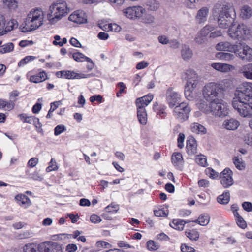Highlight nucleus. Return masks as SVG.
<instances>
[{
	"label": "nucleus",
	"instance_id": "1",
	"mask_svg": "<svg viewBox=\"0 0 252 252\" xmlns=\"http://www.w3.org/2000/svg\"><path fill=\"white\" fill-rule=\"evenodd\" d=\"M252 83L244 82L235 93L232 104L235 110L243 117L252 116ZM249 126L252 130V119Z\"/></svg>",
	"mask_w": 252,
	"mask_h": 252
},
{
	"label": "nucleus",
	"instance_id": "2",
	"mask_svg": "<svg viewBox=\"0 0 252 252\" xmlns=\"http://www.w3.org/2000/svg\"><path fill=\"white\" fill-rule=\"evenodd\" d=\"M213 15L220 28L229 29L235 25L236 13L231 2L226 1L217 2L213 7Z\"/></svg>",
	"mask_w": 252,
	"mask_h": 252
},
{
	"label": "nucleus",
	"instance_id": "3",
	"mask_svg": "<svg viewBox=\"0 0 252 252\" xmlns=\"http://www.w3.org/2000/svg\"><path fill=\"white\" fill-rule=\"evenodd\" d=\"M45 13L41 8L32 9L28 13L25 20V26L21 28L22 32H26L38 28L43 25Z\"/></svg>",
	"mask_w": 252,
	"mask_h": 252
},
{
	"label": "nucleus",
	"instance_id": "4",
	"mask_svg": "<svg viewBox=\"0 0 252 252\" xmlns=\"http://www.w3.org/2000/svg\"><path fill=\"white\" fill-rule=\"evenodd\" d=\"M69 12L66 2L58 0L52 3L49 7L46 18L51 24H54L65 16Z\"/></svg>",
	"mask_w": 252,
	"mask_h": 252
},
{
	"label": "nucleus",
	"instance_id": "5",
	"mask_svg": "<svg viewBox=\"0 0 252 252\" xmlns=\"http://www.w3.org/2000/svg\"><path fill=\"white\" fill-rule=\"evenodd\" d=\"M202 93L204 98L210 102L223 98L224 96L221 86L215 82L206 84L203 88Z\"/></svg>",
	"mask_w": 252,
	"mask_h": 252
},
{
	"label": "nucleus",
	"instance_id": "6",
	"mask_svg": "<svg viewBox=\"0 0 252 252\" xmlns=\"http://www.w3.org/2000/svg\"><path fill=\"white\" fill-rule=\"evenodd\" d=\"M228 34L232 39L245 40L250 35V30L246 25L239 24L236 28L234 26L230 27L228 30Z\"/></svg>",
	"mask_w": 252,
	"mask_h": 252
},
{
	"label": "nucleus",
	"instance_id": "7",
	"mask_svg": "<svg viewBox=\"0 0 252 252\" xmlns=\"http://www.w3.org/2000/svg\"><path fill=\"white\" fill-rule=\"evenodd\" d=\"M220 98L210 102V113L214 115L224 117L229 114V109L227 103Z\"/></svg>",
	"mask_w": 252,
	"mask_h": 252
},
{
	"label": "nucleus",
	"instance_id": "8",
	"mask_svg": "<svg viewBox=\"0 0 252 252\" xmlns=\"http://www.w3.org/2000/svg\"><path fill=\"white\" fill-rule=\"evenodd\" d=\"M190 111L191 109L188 104L182 102L175 107L173 111L174 116L179 121L183 122L188 119Z\"/></svg>",
	"mask_w": 252,
	"mask_h": 252
},
{
	"label": "nucleus",
	"instance_id": "9",
	"mask_svg": "<svg viewBox=\"0 0 252 252\" xmlns=\"http://www.w3.org/2000/svg\"><path fill=\"white\" fill-rule=\"evenodd\" d=\"M146 12V9L140 6L129 7L124 10L125 16L129 19H140Z\"/></svg>",
	"mask_w": 252,
	"mask_h": 252
},
{
	"label": "nucleus",
	"instance_id": "10",
	"mask_svg": "<svg viewBox=\"0 0 252 252\" xmlns=\"http://www.w3.org/2000/svg\"><path fill=\"white\" fill-rule=\"evenodd\" d=\"M38 252H63V250L57 243L46 241L39 244Z\"/></svg>",
	"mask_w": 252,
	"mask_h": 252
},
{
	"label": "nucleus",
	"instance_id": "11",
	"mask_svg": "<svg viewBox=\"0 0 252 252\" xmlns=\"http://www.w3.org/2000/svg\"><path fill=\"white\" fill-rule=\"evenodd\" d=\"M166 100L169 107L173 108L181 101V95L171 88H169L166 93Z\"/></svg>",
	"mask_w": 252,
	"mask_h": 252
},
{
	"label": "nucleus",
	"instance_id": "12",
	"mask_svg": "<svg viewBox=\"0 0 252 252\" xmlns=\"http://www.w3.org/2000/svg\"><path fill=\"white\" fill-rule=\"evenodd\" d=\"M239 51L235 52V54L242 60L248 62L252 61V49L246 45H243L239 43Z\"/></svg>",
	"mask_w": 252,
	"mask_h": 252
},
{
	"label": "nucleus",
	"instance_id": "13",
	"mask_svg": "<svg viewBox=\"0 0 252 252\" xmlns=\"http://www.w3.org/2000/svg\"><path fill=\"white\" fill-rule=\"evenodd\" d=\"M233 172L229 168H225L220 174V180L224 188H228L233 184Z\"/></svg>",
	"mask_w": 252,
	"mask_h": 252
},
{
	"label": "nucleus",
	"instance_id": "14",
	"mask_svg": "<svg viewBox=\"0 0 252 252\" xmlns=\"http://www.w3.org/2000/svg\"><path fill=\"white\" fill-rule=\"evenodd\" d=\"M240 45L238 44H232L229 42L224 41L218 43L215 47L218 51H225L230 52H237L240 49Z\"/></svg>",
	"mask_w": 252,
	"mask_h": 252
},
{
	"label": "nucleus",
	"instance_id": "15",
	"mask_svg": "<svg viewBox=\"0 0 252 252\" xmlns=\"http://www.w3.org/2000/svg\"><path fill=\"white\" fill-rule=\"evenodd\" d=\"M68 19L69 21L77 24L85 23L87 21L86 13L81 10L74 11L69 15Z\"/></svg>",
	"mask_w": 252,
	"mask_h": 252
},
{
	"label": "nucleus",
	"instance_id": "16",
	"mask_svg": "<svg viewBox=\"0 0 252 252\" xmlns=\"http://www.w3.org/2000/svg\"><path fill=\"white\" fill-rule=\"evenodd\" d=\"M186 79L187 81L186 86L197 87L198 84V75L195 71L188 70L186 72Z\"/></svg>",
	"mask_w": 252,
	"mask_h": 252
},
{
	"label": "nucleus",
	"instance_id": "17",
	"mask_svg": "<svg viewBox=\"0 0 252 252\" xmlns=\"http://www.w3.org/2000/svg\"><path fill=\"white\" fill-rule=\"evenodd\" d=\"M211 67L221 72H228L234 69V66L223 63H215L211 64Z\"/></svg>",
	"mask_w": 252,
	"mask_h": 252
},
{
	"label": "nucleus",
	"instance_id": "18",
	"mask_svg": "<svg viewBox=\"0 0 252 252\" xmlns=\"http://www.w3.org/2000/svg\"><path fill=\"white\" fill-rule=\"evenodd\" d=\"M92 76V74L77 73L73 71L64 70L63 78L67 79L87 78Z\"/></svg>",
	"mask_w": 252,
	"mask_h": 252
},
{
	"label": "nucleus",
	"instance_id": "19",
	"mask_svg": "<svg viewBox=\"0 0 252 252\" xmlns=\"http://www.w3.org/2000/svg\"><path fill=\"white\" fill-rule=\"evenodd\" d=\"M240 125L239 122L235 119L231 118L224 121L223 127L229 130H234L237 129Z\"/></svg>",
	"mask_w": 252,
	"mask_h": 252
},
{
	"label": "nucleus",
	"instance_id": "20",
	"mask_svg": "<svg viewBox=\"0 0 252 252\" xmlns=\"http://www.w3.org/2000/svg\"><path fill=\"white\" fill-rule=\"evenodd\" d=\"M172 163L177 169H181L184 164L182 155L180 153H174L171 157Z\"/></svg>",
	"mask_w": 252,
	"mask_h": 252
},
{
	"label": "nucleus",
	"instance_id": "21",
	"mask_svg": "<svg viewBox=\"0 0 252 252\" xmlns=\"http://www.w3.org/2000/svg\"><path fill=\"white\" fill-rule=\"evenodd\" d=\"M15 199L21 207L24 208H28L31 204L30 198L24 194H18L15 197Z\"/></svg>",
	"mask_w": 252,
	"mask_h": 252
},
{
	"label": "nucleus",
	"instance_id": "22",
	"mask_svg": "<svg viewBox=\"0 0 252 252\" xmlns=\"http://www.w3.org/2000/svg\"><path fill=\"white\" fill-rule=\"evenodd\" d=\"M153 96L151 94H148L143 97L138 98L136 100V107L145 108L150 102L153 100Z\"/></svg>",
	"mask_w": 252,
	"mask_h": 252
},
{
	"label": "nucleus",
	"instance_id": "23",
	"mask_svg": "<svg viewBox=\"0 0 252 252\" xmlns=\"http://www.w3.org/2000/svg\"><path fill=\"white\" fill-rule=\"evenodd\" d=\"M209 11V9L207 7H203L200 9L195 16L197 22L199 24L205 22L207 20Z\"/></svg>",
	"mask_w": 252,
	"mask_h": 252
},
{
	"label": "nucleus",
	"instance_id": "24",
	"mask_svg": "<svg viewBox=\"0 0 252 252\" xmlns=\"http://www.w3.org/2000/svg\"><path fill=\"white\" fill-rule=\"evenodd\" d=\"M197 142L194 138H190L187 141L186 148L189 155H192L197 153Z\"/></svg>",
	"mask_w": 252,
	"mask_h": 252
},
{
	"label": "nucleus",
	"instance_id": "25",
	"mask_svg": "<svg viewBox=\"0 0 252 252\" xmlns=\"http://www.w3.org/2000/svg\"><path fill=\"white\" fill-rule=\"evenodd\" d=\"M239 72L245 78L252 80V63L242 66Z\"/></svg>",
	"mask_w": 252,
	"mask_h": 252
},
{
	"label": "nucleus",
	"instance_id": "26",
	"mask_svg": "<svg viewBox=\"0 0 252 252\" xmlns=\"http://www.w3.org/2000/svg\"><path fill=\"white\" fill-rule=\"evenodd\" d=\"M182 59L185 61H189L193 56V52L190 47L187 45H183L181 50Z\"/></svg>",
	"mask_w": 252,
	"mask_h": 252
},
{
	"label": "nucleus",
	"instance_id": "27",
	"mask_svg": "<svg viewBox=\"0 0 252 252\" xmlns=\"http://www.w3.org/2000/svg\"><path fill=\"white\" fill-rule=\"evenodd\" d=\"M240 15L244 20L250 19L252 16V8L248 5H243L240 9Z\"/></svg>",
	"mask_w": 252,
	"mask_h": 252
},
{
	"label": "nucleus",
	"instance_id": "28",
	"mask_svg": "<svg viewBox=\"0 0 252 252\" xmlns=\"http://www.w3.org/2000/svg\"><path fill=\"white\" fill-rule=\"evenodd\" d=\"M191 222L189 220L185 221L181 219H174L172 221V223L170 224V225L173 228L178 230H182L184 229V225L186 223Z\"/></svg>",
	"mask_w": 252,
	"mask_h": 252
},
{
	"label": "nucleus",
	"instance_id": "29",
	"mask_svg": "<svg viewBox=\"0 0 252 252\" xmlns=\"http://www.w3.org/2000/svg\"><path fill=\"white\" fill-rule=\"evenodd\" d=\"M137 117L142 125H146L147 122V114L145 108L137 107Z\"/></svg>",
	"mask_w": 252,
	"mask_h": 252
},
{
	"label": "nucleus",
	"instance_id": "30",
	"mask_svg": "<svg viewBox=\"0 0 252 252\" xmlns=\"http://www.w3.org/2000/svg\"><path fill=\"white\" fill-rule=\"evenodd\" d=\"M196 87L185 86L184 94L186 98L190 101H192L195 99L194 89Z\"/></svg>",
	"mask_w": 252,
	"mask_h": 252
},
{
	"label": "nucleus",
	"instance_id": "31",
	"mask_svg": "<svg viewBox=\"0 0 252 252\" xmlns=\"http://www.w3.org/2000/svg\"><path fill=\"white\" fill-rule=\"evenodd\" d=\"M192 132L197 134H204L207 132L205 127L198 123H193L190 125Z\"/></svg>",
	"mask_w": 252,
	"mask_h": 252
},
{
	"label": "nucleus",
	"instance_id": "32",
	"mask_svg": "<svg viewBox=\"0 0 252 252\" xmlns=\"http://www.w3.org/2000/svg\"><path fill=\"white\" fill-rule=\"evenodd\" d=\"M47 76L45 72H40L37 74L32 75L30 77L29 80L31 82L38 83L45 81Z\"/></svg>",
	"mask_w": 252,
	"mask_h": 252
},
{
	"label": "nucleus",
	"instance_id": "33",
	"mask_svg": "<svg viewBox=\"0 0 252 252\" xmlns=\"http://www.w3.org/2000/svg\"><path fill=\"white\" fill-rule=\"evenodd\" d=\"M69 55L72 57L75 61L78 62H83L84 61H90L91 59L86 57L81 52H75L74 53H69Z\"/></svg>",
	"mask_w": 252,
	"mask_h": 252
},
{
	"label": "nucleus",
	"instance_id": "34",
	"mask_svg": "<svg viewBox=\"0 0 252 252\" xmlns=\"http://www.w3.org/2000/svg\"><path fill=\"white\" fill-rule=\"evenodd\" d=\"M16 100H10L9 102L6 100L0 99V109L5 108V110L10 111L12 110L15 106V101Z\"/></svg>",
	"mask_w": 252,
	"mask_h": 252
},
{
	"label": "nucleus",
	"instance_id": "35",
	"mask_svg": "<svg viewBox=\"0 0 252 252\" xmlns=\"http://www.w3.org/2000/svg\"><path fill=\"white\" fill-rule=\"evenodd\" d=\"M216 57L218 59L225 61L233 60L235 58L234 55L231 53L221 52L217 53Z\"/></svg>",
	"mask_w": 252,
	"mask_h": 252
},
{
	"label": "nucleus",
	"instance_id": "36",
	"mask_svg": "<svg viewBox=\"0 0 252 252\" xmlns=\"http://www.w3.org/2000/svg\"><path fill=\"white\" fill-rule=\"evenodd\" d=\"M210 220V217L208 215H201L199 216L198 218L193 222L198 223L202 226L207 225Z\"/></svg>",
	"mask_w": 252,
	"mask_h": 252
},
{
	"label": "nucleus",
	"instance_id": "37",
	"mask_svg": "<svg viewBox=\"0 0 252 252\" xmlns=\"http://www.w3.org/2000/svg\"><path fill=\"white\" fill-rule=\"evenodd\" d=\"M23 250L24 252H38L39 244L37 245L35 243L27 244L24 246Z\"/></svg>",
	"mask_w": 252,
	"mask_h": 252
},
{
	"label": "nucleus",
	"instance_id": "38",
	"mask_svg": "<svg viewBox=\"0 0 252 252\" xmlns=\"http://www.w3.org/2000/svg\"><path fill=\"white\" fill-rule=\"evenodd\" d=\"M14 48V44L11 42H8L1 45L0 47V54H3L12 52Z\"/></svg>",
	"mask_w": 252,
	"mask_h": 252
},
{
	"label": "nucleus",
	"instance_id": "39",
	"mask_svg": "<svg viewBox=\"0 0 252 252\" xmlns=\"http://www.w3.org/2000/svg\"><path fill=\"white\" fill-rule=\"evenodd\" d=\"M4 6L10 10H15L18 6V2L15 0H3Z\"/></svg>",
	"mask_w": 252,
	"mask_h": 252
},
{
	"label": "nucleus",
	"instance_id": "40",
	"mask_svg": "<svg viewBox=\"0 0 252 252\" xmlns=\"http://www.w3.org/2000/svg\"><path fill=\"white\" fill-rule=\"evenodd\" d=\"M218 202L222 204H227L230 200V194L228 191L224 192L222 195L217 198Z\"/></svg>",
	"mask_w": 252,
	"mask_h": 252
},
{
	"label": "nucleus",
	"instance_id": "41",
	"mask_svg": "<svg viewBox=\"0 0 252 252\" xmlns=\"http://www.w3.org/2000/svg\"><path fill=\"white\" fill-rule=\"evenodd\" d=\"M197 106L205 113L208 114L210 113V103L208 106L205 101L201 100L197 103Z\"/></svg>",
	"mask_w": 252,
	"mask_h": 252
},
{
	"label": "nucleus",
	"instance_id": "42",
	"mask_svg": "<svg viewBox=\"0 0 252 252\" xmlns=\"http://www.w3.org/2000/svg\"><path fill=\"white\" fill-rule=\"evenodd\" d=\"M140 18L143 23L149 24L154 23L155 20V17L153 15L149 13H146V11Z\"/></svg>",
	"mask_w": 252,
	"mask_h": 252
},
{
	"label": "nucleus",
	"instance_id": "43",
	"mask_svg": "<svg viewBox=\"0 0 252 252\" xmlns=\"http://www.w3.org/2000/svg\"><path fill=\"white\" fill-rule=\"evenodd\" d=\"M146 5L151 11H156L159 7V2L156 0H149Z\"/></svg>",
	"mask_w": 252,
	"mask_h": 252
},
{
	"label": "nucleus",
	"instance_id": "44",
	"mask_svg": "<svg viewBox=\"0 0 252 252\" xmlns=\"http://www.w3.org/2000/svg\"><path fill=\"white\" fill-rule=\"evenodd\" d=\"M186 235L191 241H197L199 237V233L195 230H189L186 231Z\"/></svg>",
	"mask_w": 252,
	"mask_h": 252
},
{
	"label": "nucleus",
	"instance_id": "45",
	"mask_svg": "<svg viewBox=\"0 0 252 252\" xmlns=\"http://www.w3.org/2000/svg\"><path fill=\"white\" fill-rule=\"evenodd\" d=\"M214 29V27L212 25H207L205 27H204L198 33L202 35L203 36H206L208 34L212 31H213Z\"/></svg>",
	"mask_w": 252,
	"mask_h": 252
},
{
	"label": "nucleus",
	"instance_id": "46",
	"mask_svg": "<svg viewBox=\"0 0 252 252\" xmlns=\"http://www.w3.org/2000/svg\"><path fill=\"white\" fill-rule=\"evenodd\" d=\"M199 2V0H186L185 3L187 8L194 9L197 8Z\"/></svg>",
	"mask_w": 252,
	"mask_h": 252
},
{
	"label": "nucleus",
	"instance_id": "47",
	"mask_svg": "<svg viewBox=\"0 0 252 252\" xmlns=\"http://www.w3.org/2000/svg\"><path fill=\"white\" fill-rule=\"evenodd\" d=\"M233 163L235 167L239 170H242L245 168V163L243 162L241 158L238 157H235L233 158Z\"/></svg>",
	"mask_w": 252,
	"mask_h": 252
},
{
	"label": "nucleus",
	"instance_id": "48",
	"mask_svg": "<svg viewBox=\"0 0 252 252\" xmlns=\"http://www.w3.org/2000/svg\"><path fill=\"white\" fill-rule=\"evenodd\" d=\"M146 246L147 249L150 251H155L158 249L160 247V245L153 240H149L147 242Z\"/></svg>",
	"mask_w": 252,
	"mask_h": 252
},
{
	"label": "nucleus",
	"instance_id": "49",
	"mask_svg": "<svg viewBox=\"0 0 252 252\" xmlns=\"http://www.w3.org/2000/svg\"><path fill=\"white\" fill-rule=\"evenodd\" d=\"M25 122L26 123H29V124H33L35 125V126L37 127L38 126L36 125V123H38V124H39V126L40 127L42 126V124L39 122V120L38 118H36L34 116H27V119H25Z\"/></svg>",
	"mask_w": 252,
	"mask_h": 252
},
{
	"label": "nucleus",
	"instance_id": "50",
	"mask_svg": "<svg viewBox=\"0 0 252 252\" xmlns=\"http://www.w3.org/2000/svg\"><path fill=\"white\" fill-rule=\"evenodd\" d=\"M195 161L198 164L203 167L207 166V159L203 155H198L196 157Z\"/></svg>",
	"mask_w": 252,
	"mask_h": 252
},
{
	"label": "nucleus",
	"instance_id": "51",
	"mask_svg": "<svg viewBox=\"0 0 252 252\" xmlns=\"http://www.w3.org/2000/svg\"><path fill=\"white\" fill-rule=\"evenodd\" d=\"M35 59L34 56H27L23 59L21 60L18 63V66L22 67L30 61L33 60Z\"/></svg>",
	"mask_w": 252,
	"mask_h": 252
},
{
	"label": "nucleus",
	"instance_id": "52",
	"mask_svg": "<svg viewBox=\"0 0 252 252\" xmlns=\"http://www.w3.org/2000/svg\"><path fill=\"white\" fill-rule=\"evenodd\" d=\"M58 169V167L57 165L56 160L54 158H52L50 163L49 165L46 169V171L47 172H51L52 171H56Z\"/></svg>",
	"mask_w": 252,
	"mask_h": 252
},
{
	"label": "nucleus",
	"instance_id": "53",
	"mask_svg": "<svg viewBox=\"0 0 252 252\" xmlns=\"http://www.w3.org/2000/svg\"><path fill=\"white\" fill-rule=\"evenodd\" d=\"M218 84L221 86L222 92L223 93L224 91H225L228 88L230 87L232 85V82L230 80L228 79H224L221 81Z\"/></svg>",
	"mask_w": 252,
	"mask_h": 252
},
{
	"label": "nucleus",
	"instance_id": "54",
	"mask_svg": "<svg viewBox=\"0 0 252 252\" xmlns=\"http://www.w3.org/2000/svg\"><path fill=\"white\" fill-rule=\"evenodd\" d=\"M181 251L182 252H195V250L193 247L187 245L186 243L182 244L180 247Z\"/></svg>",
	"mask_w": 252,
	"mask_h": 252
},
{
	"label": "nucleus",
	"instance_id": "55",
	"mask_svg": "<svg viewBox=\"0 0 252 252\" xmlns=\"http://www.w3.org/2000/svg\"><path fill=\"white\" fill-rule=\"evenodd\" d=\"M59 101H56L52 102L50 104V109L48 111V113L46 116L47 118H50L51 117V113L55 111L59 105Z\"/></svg>",
	"mask_w": 252,
	"mask_h": 252
},
{
	"label": "nucleus",
	"instance_id": "56",
	"mask_svg": "<svg viewBox=\"0 0 252 252\" xmlns=\"http://www.w3.org/2000/svg\"><path fill=\"white\" fill-rule=\"evenodd\" d=\"M105 211L109 213H115L119 210L118 205L111 204L105 208Z\"/></svg>",
	"mask_w": 252,
	"mask_h": 252
},
{
	"label": "nucleus",
	"instance_id": "57",
	"mask_svg": "<svg viewBox=\"0 0 252 252\" xmlns=\"http://www.w3.org/2000/svg\"><path fill=\"white\" fill-rule=\"evenodd\" d=\"M194 40L196 43L198 44H202L204 43L207 40L206 37L203 36L202 35L198 32L195 37Z\"/></svg>",
	"mask_w": 252,
	"mask_h": 252
},
{
	"label": "nucleus",
	"instance_id": "58",
	"mask_svg": "<svg viewBox=\"0 0 252 252\" xmlns=\"http://www.w3.org/2000/svg\"><path fill=\"white\" fill-rule=\"evenodd\" d=\"M65 129V126L63 125H58L54 129V134L56 136L59 135L63 132Z\"/></svg>",
	"mask_w": 252,
	"mask_h": 252
},
{
	"label": "nucleus",
	"instance_id": "59",
	"mask_svg": "<svg viewBox=\"0 0 252 252\" xmlns=\"http://www.w3.org/2000/svg\"><path fill=\"white\" fill-rule=\"evenodd\" d=\"M5 26V17L0 14V35L4 34V29Z\"/></svg>",
	"mask_w": 252,
	"mask_h": 252
},
{
	"label": "nucleus",
	"instance_id": "60",
	"mask_svg": "<svg viewBox=\"0 0 252 252\" xmlns=\"http://www.w3.org/2000/svg\"><path fill=\"white\" fill-rule=\"evenodd\" d=\"M16 22V21L12 20L8 22L7 26L4 27V34L6 33L7 32L10 31L14 29L15 22Z\"/></svg>",
	"mask_w": 252,
	"mask_h": 252
},
{
	"label": "nucleus",
	"instance_id": "61",
	"mask_svg": "<svg viewBox=\"0 0 252 252\" xmlns=\"http://www.w3.org/2000/svg\"><path fill=\"white\" fill-rule=\"evenodd\" d=\"M236 221L237 225L240 228L244 229L246 227V223L242 216L238 217V218H236Z\"/></svg>",
	"mask_w": 252,
	"mask_h": 252
},
{
	"label": "nucleus",
	"instance_id": "62",
	"mask_svg": "<svg viewBox=\"0 0 252 252\" xmlns=\"http://www.w3.org/2000/svg\"><path fill=\"white\" fill-rule=\"evenodd\" d=\"M185 139V135L182 133H180L178 139V147L180 149L184 147V141Z\"/></svg>",
	"mask_w": 252,
	"mask_h": 252
},
{
	"label": "nucleus",
	"instance_id": "63",
	"mask_svg": "<svg viewBox=\"0 0 252 252\" xmlns=\"http://www.w3.org/2000/svg\"><path fill=\"white\" fill-rule=\"evenodd\" d=\"M242 207L247 212H252V204L250 202H244L242 203Z\"/></svg>",
	"mask_w": 252,
	"mask_h": 252
},
{
	"label": "nucleus",
	"instance_id": "64",
	"mask_svg": "<svg viewBox=\"0 0 252 252\" xmlns=\"http://www.w3.org/2000/svg\"><path fill=\"white\" fill-rule=\"evenodd\" d=\"M246 144L252 146V133L247 134L244 138Z\"/></svg>",
	"mask_w": 252,
	"mask_h": 252
}]
</instances>
